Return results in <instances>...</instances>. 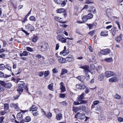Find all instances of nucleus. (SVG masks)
<instances>
[{
	"instance_id": "1",
	"label": "nucleus",
	"mask_w": 123,
	"mask_h": 123,
	"mask_svg": "<svg viewBox=\"0 0 123 123\" xmlns=\"http://www.w3.org/2000/svg\"><path fill=\"white\" fill-rule=\"evenodd\" d=\"M25 85V84L24 83H19L18 84L17 86L18 88L17 89V91L19 95H17L16 96L13 98H12L13 100H15L18 98L20 94L23 92V88H24Z\"/></svg>"
},
{
	"instance_id": "2",
	"label": "nucleus",
	"mask_w": 123,
	"mask_h": 123,
	"mask_svg": "<svg viewBox=\"0 0 123 123\" xmlns=\"http://www.w3.org/2000/svg\"><path fill=\"white\" fill-rule=\"evenodd\" d=\"M48 47L49 46L47 43H41L40 45L38 47V48L40 51L43 52L46 50Z\"/></svg>"
},
{
	"instance_id": "3",
	"label": "nucleus",
	"mask_w": 123,
	"mask_h": 123,
	"mask_svg": "<svg viewBox=\"0 0 123 123\" xmlns=\"http://www.w3.org/2000/svg\"><path fill=\"white\" fill-rule=\"evenodd\" d=\"M57 39L62 43H65L66 42L67 38L65 37L63 35H60L57 36L56 37Z\"/></svg>"
},
{
	"instance_id": "4",
	"label": "nucleus",
	"mask_w": 123,
	"mask_h": 123,
	"mask_svg": "<svg viewBox=\"0 0 123 123\" xmlns=\"http://www.w3.org/2000/svg\"><path fill=\"white\" fill-rule=\"evenodd\" d=\"M93 17V15L91 13H89L86 16H83L82 20L83 21H85L88 19L92 18Z\"/></svg>"
},
{
	"instance_id": "5",
	"label": "nucleus",
	"mask_w": 123,
	"mask_h": 123,
	"mask_svg": "<svg viewBox=\"0 0 123 123\" xmlns=\"http://www.w3.org/2000/svg\"><path fill=\"white\" fill-rule=\"evenodd\" d=\"M80 68L84 69V72L86 75L88 73L90 72L89 70V67L87 65H85L80 67Z\"/></svg>"
},
{
	"instance_id": "6",
	"label": "nucleus",
	"mask_w": 123,
	"mask_h": 123,
	"mask_svg": "<svg viewBox=\"0 0 123 123\" xmlns=\"http://www.w3.org/2000/svg\"><path fill=\"white\" fill-rule=\"evenodd\" d=\"M69 52V51L68 50H66V46L64 47L63 50L60 52V55H63L65 56L68 54Z\"/></svg>"
},
{
	"instance_id": "7",
	"label": "nucleus",
	"mask_w": 123,
	"mask_h": 123,
	"mask_svg": "<svg viewBox=\"0 0 123 123\" xmlns=\"http://www.w3.org/2000/svg\"><path fill=\"white\" fill-rule=\"evenodd\" d=\"M76 87L77 88H79L80 89H83L85 88L86 86L83 83L81 82L80 84H77Z\"/></svg>"
},
{
	"instance_id": "8",
	"label": "nucleus",
	"mask_w": 123,
	"mask_h": 123,
	"mask_svg": "<svg viewBox=\"0 0 123 123\" xmlns=\"http://www.w3.org/2000/svg\"><path fill=\"white\" fill-rule=\"evenodd\" d=\"M115 73L111 71H106L105 72V76L106 77H109L115 74Z\"/></svg>"
},
{
	"instance_id": "9",
	"label": "nucleus",
	"mask_w": 123,
	"mask_h": 123,
	"mask_svg": "<svg viewBox=\"0 0 123 123\" xmlns=\"http://www.w3.org/2000/svg\"><path fill=\"white\" fill-rule=\"evenodd\" d=\"M111 51L110 49H107L101 50V54L103 55H106L109 54L111 52Z\"/></svg>"
},
{
	"instance_id": "10",
	"label": "nucleus",
	"mask_w": 123,
	"mask_h": 123,
	"mask_svg": "<svg viewBox=\"0 0 123 123\" xmlns=\"http://www.w3.org/2000/svg\"><path fill=\"white\" fill-rule=\"evenodd\" d=\"M85 93L84 92L82 93L81 94L77 97V100L78 102H82V101H87L86 100H83L84 98Z\"/></svg>"
},
{
	"instance_id": "11",
	"label": "nucleus",
	"mask_w": 123,
	"mask_h": 123,
	"mask_svg": "<svg viewBox=\"0 0 123 123\" xmlns=\"http://www.w3.org/2000/svg\"><path fill=\"white\" fill-rule=\"evenodd\" d=\"M10 106L12 107H14L16 110L18 111L19 109L18 103L16 104H10Z\"/></svg>"
},
{
	"instance_id": "12",
	"label": "nucleus",
	"mask_w": 123,
	"mask_h": 123,
	"mask_svg": "<svg viewBox=\"0 0 123 123\" xmlns=\"http://www.w3.org/2000/svg\"><path fill=\"white\" fill-rule=\"evenodd\" d=\"M64 83L62 82L60 83V89L61 91V92H64L66 91V88L64 85Z\"/></svg>"
},
{
	"instance_id": "13",
	"label": "nucleus",
	"mask_w": 123,
	"mask_h": 123,
	"mask_svg": "<svg viewBox=\"0 0 123 123\" xmlns=\"http://www.w3.org/2000/svg\"><path fill=\"white\" fill-rule=\"evenodd\" d=\"M87 101H82V102H77L74 101V102L73 104L74 105H78L80 104H84L87 103Z\"/></svg>"
},
{
	"instance_id": "14",
	"label": "nucleus",
	"mask_w": 123,
	"mask_h": 123,
	"mask_svg": "<svg viewBox=\"0 0 123 123\" xmlns=\"http://www.w3.org/2000/svg\"><path fill=\"white\" fill-rule=\"evenodd\" d=\"M26 27L31 31L34 30L33 26L29 24H28L26 26Z\"/></svg>"
},
{
	"instance_id": "15",
	"label": "nucleus",
	"mask_w": 123,
	"mask_h": 123,
	"mask_svg": "<svg viewBox=\"0 0 123 123\" xmlns=\"http://www.w3.org/2000/svg\"><path fill=\"white\" fill-rule=\"evenodd\" d=\"M58 60L60 63H65L67 62L66 59L65 58H63L62 57H60V58Z\"/></svg>"
},
{
	"instance_id": "16",
	"label": "nucleus",
	"mask_w": 123,
	"mask_h": 123,
	"mask_svg": "<svg viewBox=\"0 0 123 123\" xmlns=\"http://www.w3.org/2000/svg\"><path fill=\"white\" fill-rule=\"evenodd\" d=\"M76 78L78 79L81 82H83L85 79V77L83 76H79L77 77Z\"/></svg>"
},
{
	"instance_id": "17",
	"label": "nucleus",
	"mask_w": 123,
	"mask_h": 123,
	"mask_svg": "<svg viewBox=\"0 0 123 123\" xmlns=\"http://www.w3.org/2000/svg\"><path fill=\"white\" fill-rule=\"evenodd\" d=\"M22 114H23V113L21 112H20L17 114V118L18 120H20L23 118Z\"/></svg>"
},
{
	"instance_id": "18",
	"label": "nucleus",
	"mask_w": 123,
	"mask_h": 123,
	"mask_svg": "<svg viewBox=\"0 0 123 123\" xmlns=\"http://www.w3.org/2000/svg\"><path fill=\"white\" fill-rule=\"evenodd\" d=\"M117 78L116 77H114L110 79H109V81L110 82H115L117 81Z\"/></svg>"
},
{
	"instance_id": "19",
	"label": "nucleus",
	"mask_w": 123,
	"mask_h": 123,
	"mask_svg": "<svg viewBox=\"0 0 123 123\" xmlns=\"http://www.w3.org/2000/svg\"><path fill=\"white\" fill-rule=\"evenodd\" d=\"M68 72V70L67 69H62L61 74V75L65 74L67 73Z\"/></svg>"
},
{
	"instance_id": "20",
	"label": "nucleus",
	"mask_w": 123,
	"mask_h": 123,
	"mask_svg": "<svg viewBox=\"0 0 123 123\" xmlns=\"http://www.w3.org/2000/svg\"><path fill=\"white\" fill-rule=\"evenodd\" d=\"M37 109V107L35 105H34L32 106L30 108V111H36Z\"/></svg>"
},
{
	"instance_id": "21",
	"label": "nucleus",
	"mask_w": 123,
	"mask_h": 123,
	"mask_svg": "<svg viewBox=\"0 0 123 123\" xmlns=\"http://www.w3.org/2000/svg\"><path fill=\"white\" fill-rule=\"evenodd\" d=\"M104 75L103 74H101L98 77V79L100 81L102 80L104 78Z\"/></svg>"
},
{
	"instance_id": "22",
	"label": "nucleus",
	"mask_w": 123,
	"mask_h": 123,
	"mask_svg": "<svg viewBox=\"0 0 123 123\" xmlns=\"http://www.w3.org/2000/svg\"><path fill=\"white\" fill-rule=\"evenodd\" d=\"M55 20L58 21L60 22L65 23L66 22V21L62 22V20H60V19H62V18H60L58 17H55Z\"/></svg>"
},
{
	"instance_id": "23",
	"label": "nucleus",
	"mask_w": 123,
	"mask_h": 123,
	"mask_svg": "<svg viewBox=\"0 0 123 123\" xmlns=\"http://www.w3.org/2000/svg\"><path fill=\"white\" fill-rule=\"evenodd\" d=\"M100 35L101 36H106L108 35V31H102L101 32Z\"/></svg>"
},
{
	"instance_id": "24",
	"label": "nucleus",
	"mask_w": 123,
	"mask_h": 123,
	"mask_svg": "<svg viewBox=\"0 0 123 123\" xmlns=\"http://www.w3.org/2000/svg\"><path fill=\"white\" fill-rule=\"evenodd\" d=\"M65 10L64 9L60 8L57 10L56 12L57 13H61L64 12Z\"/></svg>"
},
{
	"instance_id": "25",
	"label": "nucleus",
	"mask_w": 123,
	"mask_h": 123,
	"mask_svg": "<svg viewBox=\"0 0 123 123\" xmlns=\"http://www.w3.org/2000/svg\"><path fill=\"white\" fill-rule=\"evenodd\" d=\"M122 35V34H121L119 36L116 38V40L117 42H119L122 39V38L121 36Z\"/></svg>"
},
{
	"instance_id": "26",
	"label": "nucleus",
	"mask_w": 123,
	"mask_h": 123,
	"mask_svg": "<svg viewBox=\"0 0 123 123\" xmlns=\"http://www.w3.org/2000/svg\"><path fill=\"white\" fill-rule=\"evenodd\" d=\"M116 27H115L111 30L112 34L113 36H114L116 33Z\"/></svg>"
},
{
	"instance_id": "27",
	"label": "nucleus",
	"mask_w": 123,
	"mask_h": 123,
	"mask_svg": "<svg viewBox=\"0 0 123 123\" xmlns=\"http://www.w3.org/2000/svg\"><path fill=\"white\" fill-rule=\"evenodd\" d=\"M78 114H79V118L82 120L85 118V115H82L79 112L78 113Z\"/></svg>"
},
{
	"instance_id": "28",
	"label": "nucleus",
	"mask_w": 123,
	"mask_h": 123,
	"mask_svg": "<svg viewBox=\"0 0 123 123\" xmlns=\"http://www.w3.org/2000/svg\"><path fill=\"white\" fill-rule=\"evenodd\" d=\"M31 118L29 116L26 117L24 120V121L26 122H29L31 121Z\"/></svg>"
},
{
	"instance_id": "29",
	"label": "nucleus",
	"mask_w": 123,
	"mask_h": 123,
	"mask_svg": "<svg viewBox=\"0 0 123 123\" xmlns=\"http://www.w3.org/2000/svg\"><path fill=\"white\" fill-rule=\"evenodd\" d=\"M104 60L106 62H111L112 61V58L111 57H110L105 58L104 59Z\"/></svg>"
},
{
	"instance_id": "30",
	"label": "nucleus",
	"mask_w": 123,
	"mask_h": 123,
	"mask_svg": "<svg viewBox=\"0 0 123 123\" xmlns=\"http://www.w3.org/2000/svg\"><path fill=\"white\" fill-rule=\"evenodd\" d=\"M12 86V84L11 83H9L7 84H6L5 87L8 88H11Z\"/></svg>"
},
{
	"instance_id": "31",
	"label": "nucleus",
	"mask_w": 123,
	"mask_h": 123,
	"mask_svg": "<svg viewBox=\"0 0 123 123\" xmlns=\"http://www.w3.org/2000/svg\"><path fill=\"white\" fill-rule=\"evenodd\" d=\"M62 114H58L56 117V119L58 120H60L62 119Z\"/></svg>"
},
{
	"instance_id": "32",
	"label": "nucleus",
	"mask_w": 123,
	"mask_h": 123,
	"mask_svg": "<svg viewBox=\"0 0 123 123\" xmlns=\"http://www.w3.org/2000/svg\"><path fill=\"white\" fill-rule=\"evenodd\" d=\"M81 107H74L73 108L74 111L76 113L77 111L80 110V108H81Z\"/></svg>"
},
{
	"instance_id": "33",
	"label": "nucleus",
	"mask_w": 123,
	"mask_h": 123,
	"mask_svg": "<svg viewBox=\"0 0 123 123\" xmlns=\"http://www.w3.org/2000/svg\"><path fill=\"white\" fill-rule=\"evenodd\" d=\"M5 68H6L8 70H9L12 72L11 71V67L10 66L9 64H7L5 65Z\"/></svg>"
},
{
	"instance_id": "34",
	"label": "nucleus",
	"mask_w": 123,
	"mask_h": 123,
	"mask_svg": "<svg viewBox=\"0 0 123 123\" xmlns=\"http://www.w3.org/2000/svg\"><path fill=\"white\" fill-rule=\"evenodd\" d=\"M66 61H67L69 62L72 61L74 60V59L72 57H68L66 58Z\"/></svg>"
},
{
	"instance_id": "35",
	"label": "nucleus",
	"mask_w": 123,
	"mask_h": 123,
	"mask_svg": "<svg viewBox=\"0 0 123 123\" xmlns=\"http://www.w3.org/2000/svg\"><path fill=\"white\" fill-rule=\"evenodd\" d=\"M5 65L3 64H0V70H2L5 68Z\"/></svg>"
},
{
	"instance_id": "36",
	"label": "nucleus",
	"mask_w": 123,
	"mask_h": 123,
	"mask_svg": "<svg viewBox=\"0 0 123 123\" xmlns=\"http://www.w3.org/2000/svg\"><path fill=\"white\" fill-rule=\"evenodd\" d=\"M32 114L34 116H37L38 115V112L36 111H32Z\"/></svg>"
},
{
	"instance_id": "37",
	"label": "nucleus",
	"mask_w": 123,
	"mask_h": 123,
	"mask_svg": "<svg viewBox=\"0 0 123 123\" xmlns=\"http://www.w3.org/2000/svg\"><path fill=\"white\" fill-rule=\"evenodd\" d=\"M53 0L55 2L59 4H61L62 2V0Z\"/></svg>"
},
{
	"instance_id": "38",
	"label": "nucleus",
	"mask_w": 123,
	"mask_h": 123,
	"mask_svg": "<svg viewBox=\"0 0 123 123\" xmlns=\"http://www.w3.org/2000/svg\"><path fill=\"white\" fill-rule=\"evenodd\" d=\"M4 109L5 111H7L9 109V105L8 104L4 105Z\"/></svg>"
},
{
	"instance_id": "39",
	"label": "nucleus",
	"mask_w": 123,
	"mask_h": 123,
	"mask_svg": "<svg viewBox=\"0 0 123 123\" xmlns=\"http://www.w3.org/2000/svg\"><path fill=\"white\" fill-rule=\"evenodd\" d=\"M114 97L116 99H120L121 98V96L117 94H116L114 96Z\"/></svg>"
},
{
	"instance_id": "40",
	"label": "nucleus",
	"mask_w": 123,
	"mask_h": 123,
	"mask_svg": "<svg viewBox=\"0 0 123 123\" xmlns=\"http://www.w3.org/2000/svg\"><path fill=\"white\" fill-rule=\"evenodd\" d=\"M91 12H92L94 13H96V9H95V8L94 7H93L90 10Z\"/></svg>"
},
{
	"instance_id": "41",
	"label": "nucleus",
	"mask_w": 123,
	"mask_h": 123,
	"mask_svg": "<svg viewBox=\"0 0 123 123\" xmlns=\"http://www.w3.org/2000/svg\"><path fill=\"white\" fill-rule=\"evenodd\" d=\"M49 71H45L44 73V76L45 77H47L49 74Z\"/></svg>"
},
{
	"instance_id": "42",
	"label": "nucleus",
	"mask_w": 123,
	"mask_h": 123,
	"mask_svg": "<svg viewBox=\"0 0 123 123\" xmlns=\"http://www.w3.org/2000/svg\"><path fill=\"white\" fill-rule=\"evenodd\" d=\"M29 19L30 20L33 21H35L36 20V18L33 16H31L29 18Z\"/></svg>"
},
{
	"instance_id": "43",
	"label": "nucleus",
	"mask_w": 123,
	"mask_h": 123,
	"mask_svg": "<svg viewBox=\"0 0 123 123\" xmlns=\"http://www.w3.org/2000/svg\"><path fill=\"white\" fill-rule=\"evenodd\" d=\"M38 39V37L35 36H34L32 39V41L34 42H36L37 40Z\"/></svg>"
},
{
	"instance_id": "44",
	"label": "nucleus",
	"mask_w": 123,
	"mask_h": 123,
	"mask_svg": "<svg viewBox=\"0 0 123 123\" xmlns=\"http://www.w3.org/2000/svg\"><path fill=\"white\" fill-rule=\"evenodd\" d=\"M0 84L5 87L6 83L4 81L0 80Z\"/></svg>"
},
{
	"instance_id": "45",
	"label": "nucleus",
	"mask_w": 123,
	"mask_h": 123,
	"mask_svg": "<svg viewBox=\"0 0 123 123\" xmlns=\"http://www.w3.org/2000/svg\"><path fill=\"white\" fill-rule=\"evenodd\" d=\"M87 25L88 26L89 29H91L94 26V25L93 24H87Z\"/></svg>"
},
{
	"instance_id": "46",
	"label": "nucleus",
	"mask_w": 123,
	"mask_h": 123,
	"mask_svg": "<svg viewBox=\"0 0 123 123\" xmlns=\"http://www.w3.org/2000/svg\"><path fill=\"white\" fill-rule=\"evenodd\" d=\"M86 3L87 4H89L93 3V2L92 0H86Z\"/></svg>"
},
{
	"instance_id": "47",
	"label": "nucleus",
	"mask_w": 123,
	"mask_h": 123,
	"mask_svg": "<svg viewBox=\"0 0 123 123\" xmlns=\"http://www.w3.org/2000/svg\"><path fill=\"white\" fill-rule=\"evenodd\" d=\"M4 118V117L2 116L0 117V123H2L3 122H5L3 121V120Z\"/></svg>"
},
{
	"instance_id": "48",
	"label": "nucleus",
	"mask_w": 123,
	"mask_h": 123,
	"mask_svg": "<svg viewBox=\"0 0 123 123\" xmlns=\"http://www.w3.org/2000/svg\"><path fill=\"white\" fill-rule=\"evenodd\" d=\"M52 116V114L50 112L48 113L46 115V117L48 118L51 117Z\"/></svg>"
},
{
	"instance_id": "49",
	"label": "nucleus",
	"mask_w": 123,
	"mask_h": 123,
	"mask_svg": "<svg viewBox=\"0 0 123 123\" xmlns=\"http://www.w3.org/2000/svg\"><path fill=\"white\" fill-rule=\"evenodd\" d=\"M99 103V101L96 100L93 102V105H96Z\"/></svg>"
},
{
	"instance_id": "50",
	"label": "nucleus",
	"mask_w": 123,
	"mask_h": 123,
	"mask_svg": "<svg viewBox=\"0 0 123 123\" xmlns=\"http://www.w3.org/2000/svg\"><path fill=\"white\" fill-rule=\"evenodd\" d=\"M85 88H86V89L85 90V92L86 94H87L89 92V89L87 87H86Z\"/></svg>"
},
{
	"instance_id": "51",
	"label": "nucleus",
	"mask_w": 123,
	"mask_h": 123,
	"mask_svg": "<svg viewBox=\"0 0 123 123\" xmlns=\"http://www.w3.org/2000/svg\"><path fill=\"white\" fill-rule=\"evenodd\" d=\"M118 121L120 122H123V118L121 117H118L117 118Z\"/></svg>"
},
{
	"instance_id": "52",
	"label": "nucleus",
	"mask_w": 123,
	"mask_h": 123,
	"mask_svg": "<svg viewBox=\"0 0 123 123\" xmlns=\"http://www.w3.org/2000/svg\"><path fill=\"white\" fill-rule=\"evenodd\" d=\"M48 88L49 89L51 90L53 88V85L52 84H50L48 86Z\"/></svg>"
},
{
	"instance_id": "53",
	"label": "nucleus",
	"mask_w": 123,
	"mask_h": 123,
	"mask_svg": "<svg viewBox=\"0 0 123 123\" xmlns=\"http://www.w3.org/2000/svg\"><path fill=\"white\" fill-rule=\"evenodd\" d=\"M90 67L91 70L92 69V70H93L95 68L94 65L93 64H91L90 65Z\"/></svg>"
},
{
	"instance_id": "54",
	"label": "nucleus",
	"mask_w": 123,
	"mask_h": 123,
	"mask_svg": "<svg viewBox=\"0 0 123 123\" xmlns=\"http://www.w3.org/2000/svg\"><path fill=\"white\" fill-rule=\"evenodd\" d=\"M94 30H93L89 32V34L90 35L92 36L94 33Z\"/></svg>"
},
{
	"instance_id": "55",
	"label": "nucleus",
	"mask_w": 123,
	"mask_h": 123,
	"mask_svg": "<svg viewBox=\"0 0 123 123\" xmlns=\"http://www.w3.org/2000/svg\"><path fill=\"white\" fill-rule=\"evenodd\" d=\"M60 97L61 98H64L65 97V95L64 94H60Z\"/></svg>"
},
{
	"instance_id": "56",
	"label": "nucleus",
	"mask_w": 123,
	"mask_h": 123,
	"mask_svg": "<svg viewBox=\"0 0 123 123\" xmlns=\"http://www.w3.org/2000/svg\"><path fill=\"white\" fill-rule=\"evenodd\" d=\"M27 16H25V18L22 21V22L23 23H25L26 21L27 20Z\"/></svg>"
},
{
	"instance_id": "57",
	"label": "nucleus",
	"mask_w": 123,
	"mask_h": 123,
	"mask_svg": "<svg viewBox=\"0 0 123 123\" xmlns=\"http://www.w3.org/2000/svg\"><path fill=\"white\" fill-rule=\"evenodd\" d=\"M27 49L28 51L30 52L32 51H33L32 49L30 47H27Z\"/></svg>"
},
{
	"instance_id": "58",
	"label": "nucleus",
	"mask_w": 123,
	"mask_h": 123,
	"mask_svg": "<svg viewBox=\"0 0 123 123\" xmlns=\"http://www.w3.org/2000/svg\"><path fill=\"white\" fill-rule=\"evenodd\" d=\"M53 73H56L58 71H57V69L56 68H54L52 70Z\"/></svg>"
},
{
	"instance_id": "59",
	"label": "nucleus",
	"mask_w": 123,
	"mask_h": 123,
	"mask_svg": "<svg viewBox=\"0 0 123 123\" xmlns=\"http://www.w3.org/2000/svg\"><path fill=\"white\" fill-rule=\"evenodd\" d=\"M22 31L24 33H25L26 35H29V33H28L25 30H23L22 28Z\"/></svg>"
},
{
	"instance_id": "60",
	"label": "nucleus",
	"mask_w": 123,
	"mask_h": 123,
	"mask_svg": "<svg viewBox=\"0 0 123 123\" xmlns=\"http://www.w3.org/2000/svg\"><path fill=\"white\" fill-rule=\"evenodd\" d=\"M80 107H81V108H80V111H81V110H84L85 109V107L83 105H81L80 106Z\"/></svg>"
},
{
	"instance_id": "61",
	"label": "nucleus",
	"mask_w": 123,
	"mask_h": 123,
	"mask_svg": "<svg viewBox=\"0 0 123 123\" xmlns=\"http://www.w3.org/2000/svg\"><path fill=\"white\" fill-rule=\"evenodd\" d=\"M59 43H58L56 44L55 48V49L56 50H57L58 49L59 47Z\"/></svg>"
},
{
	"instance_id": "62",
	"label": "nucleus",
	"mask_w": 123,
	"mask_h": 123,
	"mask_svg": "<svg viewBox=\"0 0 123 123\" xmlns=\"http://www.w3.org/2000/svg\"><path fill=\"white\" fill-rule=\"evenodd\" d=\"M23 53L24 56H27L28 55L27 52L26 51H24Z\"/></svg>"
},
{
	"instance_id": "63",
	"label": "nucleus",
	"mask_w": 123,
	"mask_h": 123,
	"mask_svg": "<svg viewBox=\"0 0 123 123\" xmlns=\"http://www.w3.org/2000/svg\"><path fill=\"white\" fill-rule=\"evenodd\" d=\"M44 73L42 72H40L39 74V75L41 77L43 76V75Z\"/></svg>"
},
{
	"instance_id": "64",
	"label": "nucleus",
	"mask_w": 123,
	"mask_h": 123,
	"mask_svg": "<svg viewBox=\"0 0 123 123\" xmlns=\"http://www.w3.org/2000/svg\"><path fill=\"white\" fill-rule=\"evenodd\" d=\"M62 4H61V5L63 6H65V5H66V3L64 1L62 2L61 3Z\"/></svg>"
}]
</instances>
